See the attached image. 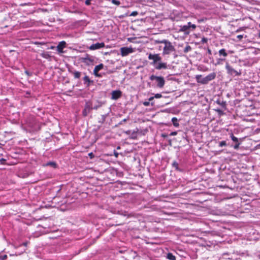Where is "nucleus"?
Wrapping results in <instances>:
<instances>
[{"label": "nucleus", "instance_id": "obj_1", "mask_svg": "<svg viewBox=\"0 0 260 260\" xmlns=\"http://www.w3.org/2000/svg\"><path fill=\"white\" fill-rule=\"evenodd\" d=\"M175 51V48L172 43L168 40L165 43V46L163 48L162 55H169L171 52Z\"/></svg>", "mask_w": 260, "mask_h": 260}, {"label": "nucleus", "instance_id": "obj_2", "mask_svg": "<svg viewBox=\"0 0 260 260\" xmlns=\"http://www.w3.org/2000/svg\"><path fill=\"white\" fill-rule=\"evenodd\" d=\"M150 79L151 81L155 80L157 86L160 88L164 87L165 83V79L161 76H156L152 75L150 77Z\"/></svg>", "mask_w": 260, "mask_h": 260}, {"label": "nucleus", "instance_id": "obj_3", "mask_svg": "<svg viewBox=\"0 0 260 260\" xmlns=\"http://www.w3.org/2000/svg\"><path fill=\"white\" fill-rule=\"evenodd\" d=\"M148 58L149 60L153 61L152 64L154 66L157 62L161 61V57L160 56L159 54H151L150 53L148 55Z\"/></svg>", "mask_w": 260, "mask_h": 260}, {"label": "nucleus", "instance_id": "obj_4", "mask_svg": "<svg viewBox=\"0 0 260 260\" xmlns=\"http://www.w3.org/2000/svg\"><path fill=\"white\" fill-rule=\"evenodd\" d=\"M225 69L227 70V73L231 75H235V76H239L241 75L240 72H238L234 70L231 66H230L228 62L226 63Z\"/></svg>", "mask_w": 260, "mask_h": 260}, {"label": "nucleus", "instance_id": "obj_5", "mask_svg": "<svg viewBox=\"0 0 260 260\" xmlns=\"http://www.w3.org/2000/svg\"><path fill=\"white\" fill-rule=\"evenodd\" d=\"M216 77V74L212 73L208 75L202 79L201 84H207L209 81L214 79Z\"/></svg>", "mask_w": 260, "mask_h": 260}, {"label": "nucleus", "instance_id": "obj_6", "mask_svg": "<svg viewBox=\"0 0 260 260\" xmlns=\"http://www.w3.org/2000/svg\"><path fill=\"white\" fill-rule=\"evenodd\" d=\"M92 109L91 103L88 102H86L85 105L84 110L82 111V114L84 116H86Z\"/></svg>", "mask_w": 260, "mask_h": 260}, {"label": "nucleus", "instance_id": "obj_7", "mask_svg": "<svg viewBox=\"0 0 260 260\" xmlns=\"http://www.w3.org/2000/svg\"><path fill=\"white\" fill-rule=\"evenodd\" d=\"M134 52V49L131 47H121L120 48V53L121 56H125Z\"/></svg>", "mask_w": 260, "mask_h": 260}, {"label": "nucleus", "instance_id": "obj_8", "mask_svg": "<svg viewBox=\"0 0 260 260\" xmlns=\"http://www.w3.org/2000/svg\"><path fill=\"white\" fill-rule=\"evenodd\" d=\"M105 43L103 42L102 43H97L95 44H92L89 47V49L91 50H94L99 49L105 47Z\"/></svg>", "mask_w": 260, "mask_h": 260}, {"label": "nucleus", "instance_id": "obj_9", "mask_svg": "<svg viewBox=\"0 0 260 260\" xmlns=\"http://www.w3.org/2000/svg\"><path fill=\"white\" fill-rule=\"evenodd\" d=\"M121 94L122 93L120 90H113L111 92V99L114 100H117L121 97Z\"/></svg>", "mask_w": 260, "mask_h": 260}, {"label": "nucleus", "instance_id": "obj_10", "mask_svg": "<svg viewBox=\"0 0 260 260\" xmlns=\"http://www.w3.org/2000/svg\"><path fill=\"white\" fill-rule=\"evenodd\" d=\"M155 68L156 70H160L161 69H166L168 68L167 62H162L160 61L157 63L155 66Z\"/></svg>", "mask_w": 260, "mask_h": 260}, {"label": "nucleus", "instance_id": "obj_11", "mask_svg": "<svg viewBox=\"0 0 260 260\" xmlns=\"http://www.w3.org/2000/svg\"><path fill=\"white\" fill-rule=\"evenodd\" d=\"M66 43L65 41H62L59 43L56 47V50L59 53H63V49L66 47Z\"/></svg>", "mask_w": 260, "mask_h": 260}, {"label": "nucleus", "instance_id": "obj_12", "mask_svg": "<svg viewBox=\"0 0 260 260\" xmlns=\"http://www.w3.org/2000/svg\"><path fill=\"white\" fill-rule=\"evenodd\" d=\"M82 61L86 64L89 65L93 62V59L87 55L86 57L82 58Z\"/></svg>", "mask_w": 260, "mask_h": 260}, {"label": "nucleus", "instance_id": "obj_13", "mask_svg": "<svg viewBox=\"0 0 260 260\" xmlns=\"http://www.w3.org/2000/svg\"><path fill=\"white\" fill-rule=\"evenodd\" d=\"M189 27L188 24L185 25H181L180 26V29L179 30V31L180 32H184L185 34H189V31H188Z\"/></svg>", "mask_w": 260, "mask_h": 260}, {"label": "nucleus", "instance_id": "obj_14", "mask_svg": "<svg viewBox=\"0 0 260 260\" xmlns=\"http://www.w3.org/2000/svg\"><path fill=\"white\" fill-rule=\"evenodd\" d=\"M71 73L74 75V77L76 79H79L80 78L81 73L78 71H71Z\"/></svg>", "mask_w": 260, "mask_h": 260}, {"label": "nucleus", "instance_id": "obj_15", "mask_svg": "<svg viewBox=\"0 0 260 260\" xmlns=\"http://www.w3.org/2000/svg\"><path fill=\"white\" fill-rule=\"evenodd\" d=\"M219 55L222 56L224 57L228 56V53L226 52L225 49H221L218 51Z\"/></svg>", "mask_w": 260, "mask_h": 260}, {"label": "nucleus", "instance_id": "obj_16", "mask_svg": "<svg viewBox=\"0 0 260 260\" xmlns=\"http://www.w3.org/2000/svg\"><path fill=\"white\" fill-rule=\"evenodd\" d=\"M104 68V65L102 63H101L98 66H96L93 70V72H99L100 70L103 69Z\"/></svg>", "mask_w": 260, "mask_h": 260}, {"label": "nucleus", "instance_id": "obj_17", "mask_svg": "<svg viewBox=\"0 0 260 260\" xmlns=\"http://www.w3.org/2000/svg\"><path fill=\"white\" fill-rule=\"evenodd\" d=\"M83 80L84 82V84H87V85H89L90 83L91 82V81L90 80L89 78L87 76H85L84 77Z\"/></svg>", "mask_w": 260, "mask_h": 260}, {"label": "nucleus", "instance_id": "obj_18", "mask_svg": "<svg viewBox=\"0 0 260 260\" xmlns=\"http://www.w3.org/2000/svg\"><path fill=\"white\" fill-rule=\"evenodd\" d=\"M177 121H178V120H177V118H176V117H173L172 119V121L173 123V125L175 127H178L179 126V123Z\"/></svg>", "mask_w": 260, "mask_h": 260}, {"label": "nucleus", "instance_id": "obj_19", "mask_svg": "<svg viewBox=\"0 0 260 260\" xmlns=\"http://www.w3.org/2000/svg\"><path fill=\"white\" fill-rule=\"evenodd\" d=\"M202 78H202V76L201 75H197L196 76V79L197 82L200 83H201Z\"/></svg>", "mask_w": 260, "mask_h": 260}, {"label": "nucleus", "instance_id": "obj_20", "mask_svg": "<svg viewBox=\"0 0 260 260\" xmlns=\"http://www.w3.org/2000/svg\"><path fill=\"white\" fill-rule=\"evenodd\" d=\"M167 40H155L154 41V42L155 44H164L167 42Z\"/></svg>", "mask_w": 260, "mask_h": 260}, {"label": "nucleus", "instance_id": "obj_21", "mask_svg": "<svg viewBox=\"0 0 260 260\" xmlns=\"http://www.w3.org/2000/svg\"><path fill=\"white\" fill-rule=\"evenodd\" d=\"M167 258L170 260H175L176 259L175 256L170 253L168 254Z\"/></svg>", "mask_w": 260, "mask_h": 260}, {"label": "nucleus", "instance_id": "obj_22", "mask_svg": "<svg viewBox=\"0 0 260 260\" xmlns=\"http://www.w3.org/2000/svg\"><path fill=\"white\" fill-rule=\"evenodd\" d=\"M231 138L234 142L238 143V139L235 137L233 134L231 135Z\"/></svg>", "mask_w": 260, "mask_h": 260}, {"label": "nucleus", "instance_id": "obj_23", "mask_svg": "<svg viewBox=\"0 0 260 260\" xmlns=\"http://www.w3.org/2000/svg\"><path fill=\"white\" fill-rule=\"evenodd\" d=\"M188 27L189 28H192V29H195L196 28V25L195 24H192L190 22H188Z\"/></svg>", "mask_w": 260, "mask_h": 260}, {"label": "nucleus", "instance_id": "obj_24", "mask_svg": "<svg viewBox=\"0 0 260 260\" xmlns=\"http://www.w3.org/2000/svg\"><path fill=\"white\" fill-rule=\"evenodd\" d=\"M225 60V58H218L217 60V62L215 65L220 64L221 63V62Z\"/></svg>", "mask_w": 260, "mask_h": 260}, {"label": "nucleus", "instance_id": "obj_25", "mask_svg": "<svg viewBox=\"0 0 260 260\" xmlns=\"http://www.w3.org/2000/svg\"><path fill=\"white\" fill-rule=\"evenodd\" d=\"M190 50H191V47L188 45V46H186L185 47V48L184 49V52L186 53V52H188Z\"/></svg>", "mask_w": 260, "mask_h": 260}, {"label": "nucleus", "instance_id": "obj_26", "mask_svg": "<svg viewBox=\"0 0 260 260\" xmlns=\"http://www.w3.org/2000/svg\"><path fill=\"white\" fill-rule=\"evenodd\" d=\"M47 166H51L53 167H56V164L54 162H49L47 164Z\"/></svg>", "mask_w": 260, "mask_h": 260}, {"label": "nucleus", "instance_id": "obj_27", "mask_svg": "<svg viewBox=\"0 0 260 260\" xmlns=\"http://www.w3.org/2000/svg\"><path fill=\"white\" fill-rule=\"evenodd\" d=\"M112 3L113 4H115L116 5H119L120 4V2L118 1H117V0H112Z\"/></svg>", "mask_w": 260, "mask_h": 260}, {"label": "nucleus", "instance_id": "obj_28", "mask_svg": "<svg viewBox=\"0 0 260 260\" xmlns=\"http://www.w3.org/2000/svg\"><path fill=\"white\" fill-rule=\"evenodd\" d=\"M226 145V142H225V141H223L220 142L219 143V146H220V147H223V146H225Z\"/></svg>", "mask_w": 260, "mask_h": 260}, {"label": "nucleus", "instance_id": "obj_29", "mask_svg": "<svg viewBox=\"0 0 260 260\" xmlns=\"http://www.w3.org/2000/svg\"><path fill=\"white\" fill-rule=\"evenodd\" d=\"M162 97V95L160 93H156L154 95V98L156 99H159Z\"/></svg>", "mask_w": 260, "mask_h": 260}, {"label": "nucleus", "instance_id": "obj_30", "mask_svg": "<svg viewBox=\"0 0 260 260\" xmlns=\"http://www.w3.org/2000/svg\"><path fill=\"white\" fill-rule=\"evenodd\" d=\"M7 258V255H0V259L1 260H5Z\"/></svg>", "mask_w": 260, "mask_h": 260}, {"label": "nucleus", "instance_id": "obj_31", "mask_svg": "<svg viewBox=\"0 0 260 260\" xmlns=\"http://www.w3.org/2000/svg\"><path fill=\"white\" fill-rule=\"evenodd\" d=\"M207 41H208V39L207 38H203L202 39V42L203 43H206L207 42Z\"/></svg>", "mask_w": 260, "mask_h": 260}, {"label": "nucleus", "instance_id": "obj_32", "mask_svg": "<svg viewBox=\"0 0 260 260\" xmlns=\"http://www.w3.org/2000/svg\"><path fill=\"white\" fill-rule=\"evenodd\" d=\"M239 145H240V143L239 142L237 143L234 146V149H238Z\"/></svg>", "mask_w": 260, "mask_h": 260}, {"label": "nucleus", "instance_id": "obj_33", "mask_svg": "<svg viewBox=\"0 0 260 260\" xmlns=\"http://www.w3.org/2000/svg\"><path fill=\"white\" fill-rule=\"evenodd\" d=\"M143 105H144L145 106H149V105H150V102H149V101H148V102H144L143 103Z\"/></svg>", "mask_w": 260, "mask_h": 260}, {"label": "nucleus", "instance_id": "obj_34", "mask_svg": "<svg viewBox=\"0 0 260 260\" xmlns=\"http://www.w3.org/2000/svg\"><path fill=\"white\" fill-rule=\"evenodd\" d=\"M137 14H138L137 12H136V11H134V12H133L131 13V14L130 15V16H136Z\"/></svg>", "mask_w": 260, "mask_h": 260}, {"label": "nucleus", "instance_id": "obj_35", "mask_svg": "<svg viewBox=\"0 0 260 260\" xmlns=\"http://www.w3.org/2000/svg\"><path fill=\"white\" fill-rule=\"evenodd\" d=\"M177 133L176 132H171L170 134V136H176L177 135Z\"/></svg>", "mask_w": 260, "mask_h": 260}, {"label": "nucleus", "instance_id": "obj_36", "mask_svg": "<svg viewBox=\"0 0 260 260\" xmlns=\"http://www.w3.org/2000/svg\"><path fill=\"white\" fill-rule=\"evenodd\" d=\"M173 166L175 167L176 169L178 168V163L176 162H174L173 164Z\"/></svg>", "mask_w": 260, "mask_h": 260}, {"label": "nucleus", "instance_id": "obj_37", "mask_svg": "<svg viewBox=\"0 0 260 260\" xmlns=\"http://www.w3.org/2000/svg\"><path fill=\"white\" fill-rule=\"evenodd\" d=\"M42 56L43 57L47 58L49 55L48 54H47L43 53V54H42Z\"/></svg>", "mask_w": 260, "mask_h": 260}, {"label": "nucleus", "instance_id": "obj_38", "mask_svg": "<svg viewBox=\"0 0 260 260\" xmlns=\"http://www.w3.org/2000/svg\"><path fill=\"white\" fill-rule=\"evenodd\" d=\"M90 1L91 0H86L85 4L87 5H89L90 4Z\"/></svg>", "mask_w": 260, "mask_h": 260}, {"label": "nucleus", "instance_id": "obj_39", "mask_svg": "<svg viewBox=\"0 0 260 260\" xmlns=\"http://www.w3.org/2000/svg\"><path fill=\"white\" fill-rule=\"evenodd\" d=\"M237 38L238 39L241 40V39H242L243 38V36H242V35H238V36H237Z\"/></svg>", "mask_w": 260, "mask_h": 260}, {"label": "nucleus", "instance_id": "obj_40", "mask_svg": "<svg viewBox=\"0 0 260 260\" xmlns=\"http://www.w3.org/2000/svg\"><path fill=\"white\" fill-rule=\"evenodd\" d=\"M93 74L96 77H100V75L98 74V72H93Z\"/></svg>", "mask_w": 260, "mask_h": 260}, {"label": "nucleus", "instance_id": "obj_41", "mask_svg": "<svg viewBox=\"0 0 260 260\" xmlns=\"http://www.w3.org/2000/svg\"><path fill=\"white\" fill-rule=\"evenodd\" d=\"M133 39V38H127V41L129 42H132Z\"/></svg>", "mask_w": 260, "mask_h": 260}, {"label": "nucleus", "instance_id": "obj_42", "mask_svg": "<svg viewBox=\"0 0 260 260\" xmlns=\"http://www.w3.org/2000/svg\"><path fill=\"white\" fill-rule=\"evenodd\" d=\"M154 98H155L154 96H151V97L149 98V102L151 101L152 100H153L154 99Z\"/></svg>", "mask_w": 260, "mask_h": 260}, {"label": "nucleus", "instance_id": "obj_43", "mask_svg": "<svg viewBox=\"0 0 260 260\" xmlns=\"http://www.w3.org/2000/svg\"><path fill=\"white\" fill-rule=\"evenodd\" d=\"M208 53H209L210 54H211V50H209H209H208Z\"/></svg>", "mask_w": 260, "mask_h": 260}, {"label": "nucleus", "instance_id": "obj_44", "mask_svg": "<svg viewBox=\"0 0 260 260\" xmlns=\"http://www.w3.org/2000/svg\"><path fill=\"white\" fill-rule=\"evenodd\" d=\"M258 37L260 38V31L258 33Z\"/></svg>", "mask_w": 260, "mask_h": 260}, {"label": "nucleus", "instance_id": "obj_45", "mask_svg": "<svg viewBox=\"0 0 260 260\" xmlns=\"http://www.w3.org/2000/svg\"><path fill=\"white\" fill-rule=\"evenodd\" d=\"M91 154H92V153H90L89 154L90 156H91Z\"/></svg>", "mask_w": 260, "mask_h": 260}, {"label": "nucleus", "instance_id": "obj_46", "mask_svg": "<svg viewBox=\"0 0 260 260\" xmlns=\"http://www.w3.org/2000/svg\"><path fill=\"white\" fill-rule=\"evenodd\" d=\"M91 154H92V153H90L89 154L90 156H91Z\"/></svg>", "mask_w": 260, "mask_h": 260}, {"label": "nucleus", "instance_id": "obj_47", "mask_svg": "<svg viewBox=\"0 0 260 260\" xmlns=\"http://www.w3.org/2000/svg\"><path fill=\"white\" fill-rule=\"evenodd\" d=\"M24 245L26 246V243H24Z\"/></svg>", "mask_w": 260, "mask_h": 260}, {"label": "nucleus", "instance_id": "obj_48", "mask_svg": "<svg viewBox=\"0 0 260 260\" xmlns=\"http://www.w3.org/2000/svg\"><path fill=\"white\" fill-rule=\"evenodd\" d=\"M259 27H260V23H259Z\"/></svg>", "mask_w": 260, "mask_h": 260}]
</instances>
